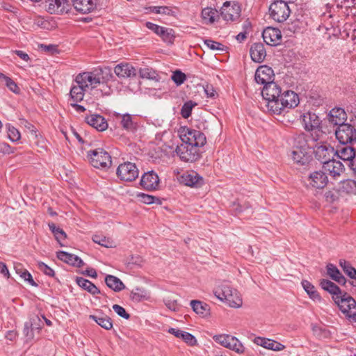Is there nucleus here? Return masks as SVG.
Wrapping results in <instances>:
<instances>
[{
  "instance_id": "obj_21",
  "label": "nucleus",
  "mask_w": 356,
  "mask_h": 356,
  "mask_svg": "<svg viewBox=\"0 0 356 356\" xmlns=\"http://www.w3.org/2000/svg\"><path fill=\"white\" fill-rule=\"evenodd\" d=\"M115 74L119 78H129L136 75V70L129 63H120L114 68Z\"/></svg>"
},
{
  "instance_id": "obj_19",
  "label": "nucleus",
  "mask_w": 356,
  "mask_h": 356,
  "mask_svg": "<svg viewBox=\"0 0 356 356\" xmlns=\"http://www.w3.org/2000/svg\"><path fill=\"white\" fill-rule=\"evenodd\" d=\"M308 181L314 188H323L327 185L328 179L325 172L315 171L310 174L308 177Z\"/></svg>"
},
{
  "instance_id": "obj_37",
  "label": "nucleus",
  "mask_w": 356,
  "mask_h": 356,
  "mask_svg": "<svg viewBox=\"0 0 356 356\" xmlns=\"http://www.w3.org/2000/svg\"><path fill=\"white\" fill-rule=\"evenodd\" d=\"M190 304L196 314L202 316H206L209 314V307L207 304L195 300H191Z\"/></svg>"
},
{
  "instance_id": "obj_27",
  "label": "nucleus",
  "mask_w": 356,
  "mask_h": 356,
  "mask_svg": "<svg viewBox=\"0 0 356 356\" xmlns=\"http://www.w3.org/2000/svg\"><path fill=\"white\" fill-rule=\"evenodd\" d=\"M302 121L305 129L310 131L318 128L321 124V120L315 113H307L302 116Z\"/></svg>"
},
{
  "instance_id": "obj_33",
  "label": "nucleus",
  "mask_w": 356,
  "mask_h": 356,
  "mask_svg": "<svg viewBox=\"0 0 356 356\" xmlns=\"http://www.w3.org/2000/svg\"><path fill=\"white\" fill-rule=\"evenodd\" d=\"M105 282L108 288L115 292L121 291L125 288L123 282L118 277L114 275H106L105 277Z\"/></svg>"
},
{
  "instance_id": "obj_47",
  "label": "nucleus",
  "mask_w": 356,
  "mask_h": 356,
  "mask_svg": "<svg viewBox=\"0 0 356 356\" xmlns=\"http://www.w3.org/2000/svg\"><path fill=\"white\" fill-rule=\"evenodd\" d=\"M197 105L196 103L190 100L184 104L181 109V116L187 119L191 115L193 108Z\"/></svg>"
},
{
  "instance_id": "obj_59",
  "label": "nucleus",
  "mask_w": 356,
  "mask_h": 356,
  "mask_svg": "<svg viewBox=\"0 0 356 356\" xmlns=\"http://www.w3.org/2000/svg\"><path fill=\"white\" fill-rule=\"evenodd\" d=\"M172 79L177 85H181L186 80V75L180 71H176L173 73Z\"/></svg>"
},
{
  "instance_id": "obj_55",
  "label": "nucleus",
  "mask_w": 356,
  "mask_h": 356,
  "mask_svg": "<svg viewBox=\"0 0 356 356\" xmlns=\"http://www.w3.org/2000/svg\"><path fill=\"white\" fill-rule=\"evenodd\" d=\"M228 337H232L229 334H218L213 337V339L221 346L227 348L229 344Z\"/></svg>"
},
{
  "instance_id": "obj_62",
  "label": "nucleus",
  "mask_w": 356,
  "mask_h": 356,
  "mask_svg": "<svg viewBox=\"0 0 356 356\" xmlns=\"http://www.w3.org/2000/svg\"><path fill=\"white\" fill-rule=\"evenodd\" d=\"M204 92L207 96V97L213 98L217 95L216 90L211 85L207 84L204 87Z\"/></svg>"
},
{
  "instance_id": "obj_58",
  "label": "nucleus",
  "mask_w": 356,
  "mask_h": 356,
  "mask_svg": "<svg viewBox=\"0 0 356 356\" xmlns=\"http://www.w3.org/2000/svg\"><path fill=\"white\" fill-rule=\"evenodd\" d=\"M145 297V292L139 288H136V289L133 290L131 293V298L136 302L140 301Z\"/></svg>"
},
{
  "instance_id": "obj_15",
  "label": "nucleus",
  "mask_w": 356,
  "mask_h": 356,
  "mask_svg": "<svg viewBox=\"0 0 356 356\" xmlns=\"http://www.w3.org/2000/svg\"><path fill=\"white\" fill-rule=\"evenodd\" d=\"M262 37L264 42L271 46H275L281 42L282 34L278 29L267 27L263 31Z\"/></svg>"
},
{
  "instance_id": "obj_20",
  "label": "nucleus",
  "mask_w": 356,
  "mask_h": 356,
  "mask_svg": "<svg viewBox=\"0 0 356 356\" xmlns=\"http://www.w3.org/2000/svg\"><path fill=\"white\" fill-rule=\"evenodd\" d=\"M57 258L59 260L75 267L79 268L84 265V262L80 257L75 254H70L65 251L58 252Z\"/></svg>"
},
{
  "instance_id": "obj_7",
  "label": "nucleus",
  "mask_w": 356,
  "mask_h": 356,
  "mask_svg": "<svg viewBox=\"0 0 356 356\" xmlns=\"http://www.w3.org/2000/svg\"><path fill=\"white\" fill-rule=\"evenodd\" d=\"M313 152L315 158L323 164L334 157V148L325 142L316 143Z\"/></svg>"
},
{
  "instance_id": "obj_40",
  "label": "nucleus",
  "mask_w": 356,
  "mask_h": 356,
  "mask_svg": "<svg viewBox=\"0 0 356 356\" xmlns=\"http://www.w3.org/2000/svg\"><path fill=\"white\" fill-rule=\"evenodd\" d=\"M224 302L229 307L234 308H238L241 307L243 304L241 295L236 289H235L232 294H229V296H227V298H225Z\"/></svg>"
},
{
  "instance_id": "obj_24",
  "label": "nucleus",
  "mask_w": 356,
  "mask_h": 356,
  "mask_svg": "<svg viewBox=\"0 0 356 356\" xmlns=\"http://www.w3.org/2000/svg\"><path fill=\"white\" fill-rule=\"evenodd\" d=\"M355 155V148L351 146L339 147L337 150L334 149V156H337L340 159L348 162V164H350Z\"/></svg>"
},
{
  "instance_id": "obj_52",
  "label": "nucleus",
  "mask_w": 356,
  "mask_h": 356,
  "mask_svg": "<svg viewBox=\"0 0 356 356\" xmlns=\"http://www.w3.org/2000/svg\"><path fill=\"white\" fill-rule=\"evenodd\" d=\"M23 334L26 341H31L34 338L33 323L31 321L26 322L24 325Z\"/></svg>"
},
{
  "instance_id": "obj_8",
  "label": "nucleus",
  "mask_w": 356,
  "mask_h": 356,
  "mask_svg": "<svg viewBox=\"0 0 356 356\" xmlns=\"http://www.w3.org/2000/svg\"><path fill=\"white\" fill-rule=\"evenodd\" d=\"M300 102L298 95L292 90H285L280 98V115L296 107Z\"/></svg>"
},
{
  "instance_id": "obj_22",
  "label": "nucleus",
  "mask_w": 356,
  "mask_h": 356,
  "mask_svg": "<svg viewBox=\"0 0 356 356\" xmlns=\"http://www.w3.org/2000/svg\"><path fill=\"white\" fill-rule=\"evenodd\" d=\"M254 343L265 348L275 351H280L285 348V346L281 343L264 337H256L254 339Z\"/></svg>"
},
{
  "instance_id": "obj_3",
  "label": "nucleus",
  "mask_w": 356,
  "mask_h": 356,
  "mask_svg": "<svg viewBox=\"0 0 356 356\" xmlns=\"http://www.w3.org/2000/svg\"><path fill=\"white\" fill-rule=\"evenodd\" d=\"M87 158L90 163L95 168L107 170L112 165L111 156L103 148H96L87 152Z\"/></svg>"
},
{
  "instance_id": "obj_16",
  "label": "nucleus",
  "mask_w": 356,
  "mask_h": 356,
  "mask_svg": "<svg viewBox=\"0 0 356 356\" xmlns=\"http://www.w3.org/2000/svg\"><path fill=\"white\" fill-rule=\"evenodd\" d=\"M327 120L330 124L337 126V127H340L346 124L347 114L344 109L341 108H334L330 111Z\"/></svg>"
},
{
  "instance_id": "obj_31",
  "label": "nucleus",
  "mask_w": 356,
  "mask_h": 356,
  "mask_svg": "<svg viewBox=\"0 0 356 356\" xmlns=\"http://www.w3.org/2000/svg\"><path fill=\"white\" fill-rule=\"evenodd\" d=\"M235 289L232 288L228 283L224 282L218 286L214 291L215 296L221 301H225L229 294H232Z\"/></svg>"
},
{
  "instance_id": "obj_9",
  "label": "nucleus",
  "mask_w": 356,
  "mask_h": 356,
  "mask_svg": "<svg viewBox=\"0 0 356 356\" xmlns=\"http://www.w3.org/2000/svg\"><path fill=\"white\" fill-rule=\"evenodd\" d=\"M241 8L237 3L225 1L220 8V16L225 21L234 22L239 19Z\"/></svg>"
},
{
  "instance_id": "obj_26",
  "label": "nucleus",
  "mask_w": 356,
  "mask_h": 356,
  "mask_svg": "<svg viewBox=\"0 0 356 356\" xmlns=\"http://www.w3.org/2000/svg\"><path fill=\"white\" fill-rule=\"evenodd\" d=\"M74 8L81 13H89L95 8L94 0H73Z\"/></svg>"
},
{
  "instance_id": "obj_56",
  "label": "nucleus",
  "mask_w": 356,
  "mask_h": 356,
  "mask_svg": "<svg viewBox=\"0 0 356 356\" xmlns=\"http://www.w3.org/2000/svg\"><path fill=\"white\" fill-rule=\"evenodd\" d=\"M204 44L212 50H223L224 45L218 42L207 39L204 40Z\"/></svg>"
},
{
  "instance_id": "obj_10",
  "label": "nucleus",
  "mask_w": 356,
  "mask_h": 356,
  "mask_svg": "<svg viewBox=\"0 0 356 356\" xmlns=\"http://www.w3.org/2000/svg\"><path fill=\"white\" fill-rule=\"evenodd\" d=\"M45 8L50 14L63 15L71 10V4L68 0H47Z\"/></svg>"
},
{
  "instance_id": "obj_51",
  "label": "nucleus",
  "mask_w": 356,
  "mask_h": 356,
  "mask_svg": "<svg viewBox=\"0 0 356 356\" xmlns=\"http://www.w3.org/2000/svg\"><path fill=\"white\" fill-rule=\"evenodd\" d=\"M305 26V22L300 19H295L288 25V30L293 33L301 31Z\"/></svg>"
},
{
  "instance_id": "obj_42",
  "label": "nucleus",
  "mask_w": 356,
  "mask_h": 356,
  "mask_svg": "<svg viewBox=\"0 0 356 356\" xmlns=\"http://www.w3.org/2000/svg\"><path fill=\"white\" fill-rule=\"evenodd\" d=\"M228 339L230 341H229L227 348L235 351L238 354H243L245 353V348L236 337L232 336V337H228Z\"/></svg>"
},
{
  "instance_id": "obj_43",
  "label": "nucleus",
  "mask_w": 356,
  "mask_h": 356,
  "mask_svg": "<svg viewBox=\"0 0 356 356\" xmlns=\"http://www.w3.org/2000/svg\"><path fill=\"white\" fill-rule=\"evenodd\" d=\"M92 241L103 247L107 248H112L115 247V242L111 239L110 238H107L104 236L102 235H94L92 237Z\"/></svg>"
},
{
  "instance_id": "obj_48",
  "label": "nucleus",
  "mask_w": 356,
  "mask_h": 356,
  "mask_svg": "<svg viewBox=\"0 0 356 356\" xmlns=\"http://www.w3.org/2000/svg\"><path fill=\"white\" fill-rule=\"evenodd\" d=\"M151 13L165 15H173L174 11L168 6H151L149 8Z\"/></svg>"
},
{
  "instance_id": "obj_38",
  "label": "nucleus",
  "mask_w": 356,
  "mask_h": 356,
  "mask_svg": "<svg viewBox=\"0 0 356 356\" xmlns=\"http://www.w3.org/2000/svg\"><path fill=\"white\" fill-rule=\"evenodd\" d=\"M90 318L92 319L99 325L106 330H109L113 327L112 320L108 316L90 315Z\"/></svg>"
},
{
  "instance_id": "obj_44",
  "label": "nucleus",
  "mask_w": 356,
  "mask_h": 356,
  "mask_svg": "<svg viewBox=\"0 0 356 356\" xmlns=\"http://www.w3.org/2000/svg\"><path fill=\"white\" fill-rule=\"evenodd\" d=\"M161 38L167 43H173V41L175 40V31L173 29L166 27H161V30L159 31V33L158 34Z\"/></svg>"
},
{
  "instance_id": "obj_29",
  "label": "nucleus",
  "mask_w": 356,
  "mask_h": 356,
  "mask_svg": "<svg viewBox=\"0 0 356 356\" xmlns=\"http://www.w3.org/2000/svg\"><path fill=\"white\" fill-rule=\"evenodd\" d=\"M282 93V90L281 87L274 81L264 86L261 91L264 99L269 97H275V95H281Z\"/></svg>"
},
{
  "instance_id": "obj_50",
  "label": "nucleus",
  "mask_w": 356,
  "mask_h": 356,
  "mask_svg": "<svg viewBox=\"0 0 356 356\" xmlns=\"http://www.w3.org/2000/svg\"><path fill=\"white\" fill-rule=\"evenodd\" d=\"M138 197H140V201L142 202L147 204H153V203H156L158 204H161V202L159 200V198L157 197L153 196V195H147V194H145V193H139L138 195Z\"/></svg>"
},
{
  "instance_id": "obj_39",
  "label": "nucleus",
  "mask_w": 356,
  "mask_h": 356,
  "mask_svg": "<svg viewBox=\"0 0 356 356\" xmlns=\"http://www.w3.org/2000/svg\"><path fill=\"white\" fill-rule=\"evenodd\" d=\"M302 286L311 299H312L314 301H321L322 299L321 296L316 291L314 286L309 281L302 280Z\"/></svg>"
},
{
  "instance_id": "obj_11",
  "label": "nucleus",
  "mask_w": 356,
  "mask_h": 356,
  "mask_svg": "<svg viewBox=\"0 0 356 356\" xmlns=\"http://www.w3.org/2000/svg\"><path fill=\"white\" fill-rule=\"evenodd\" d=\"M178 180L181 184L195 188L200 187L204 184L202 177L193 170L184 172L178 177Z\"/></svg>"
},
{
  "instance_id": "obj_46",
  "label": "nucleus",
  "mask_w": 356,
  "mask_h": 356,
  "mask_svg": "<svg viewBox=\"0 0 356 356\" xmlns=\"http://www.w3.org/2000/svg\"><path fill=\"white\" fill-rule=\"evenodd\" d=\"M339 265L350 278L356 280V269L349 262L346 260H340Z\"/></svg>"
},
{
  "instance_id": "obj_23",
  "label": "nucleus",
  "mask_w": 356,
  "mask_h": 356,
  "mask_svg": "<svg viewBox=\"0 0 356 356\" xmlns=\"http://www.w3.org/2000/svg\"><path fill=\"white\" fill-rule=\"evenodd\" d=\"M168 332L173 334L177 338L181 339L188 346H193L197 343L195 337L187 332L171 327L168 330Z\"/></svg>"
},
{
  "instance_id": "obj_30",
  "label": "nucleus",
  "mask_w": 356,
  "mask_h": 356,
  "mask_svg": "<svg viewBox=\"0 0 356 356\" xmlns=\"http://www.w3.org/2000/svg\"><path fill=\"white\" fill-rule=\"evenodd\" d=\"M327 274L339 284L345 285L346 280L339 270L332 264H328L326 266Z\"/></svg>"
},
{
  "instance_id": "obj_64",
  "label": "nucleus",
  "mask_w": 356,
  "mask_h": 356,
  "mask_svg": "<svg viewBox=\"0 0 356 356\" xmlns=\"http://www.w3.org/2000/svg\"><path fill=\"white\" fill-rule=\"evenodd\" d=\"M21 277L26 281L29 282L30 284H31L32 286H36V284L35 282H34L33 277H32V275H31V273L27 271V270H24L22 273L21 274Z\"/></svg>"
},
{
  "instance_id": "obj_17",
  "label": "nucleus",
  "mask_w": 356,
  "mask_h": 356,
  "mask_svg": "<svg viewBox=\"0 0 356 356\" xmlns=\"http://www.w3.org/2000/svg\"><path fill=\"white\" fill-rule=\"evenodd\" d=\"M85 120L87 124L99 131H105L108 126L106 120L99 114L93 113L87 115Z\"/></svg>"
},
{
  "instance_id": "obj_35",
  "label": "nucleus",
  "mask_w": 356,
  "mask_h": 356,
  "mask_svg": "<svg viewBox=\"0 0 356 356\" xmlns=\"http://www.w3.org/2000/svg\"><path fill=\"white\" fill-rule=\"evenodd\" d=\"M76 282L80 287L92 295L100 293V291L93 283L83 277H77Z\"/></svg>"
},
{
  "instance_id": "obj_2",
  "label": "nucleus",
  "mask_w": 356,
  "mask_h": 356,
  "mask_svg": "<svg viewBox=\"0 0 356 356\" xmlns=\"http://www.w3.org/2000/svg\"><path fill=\"white\" fill-rule=\"evenodd\" d=\"M104 71L102 70H96L95 72H84L79 73L75 78V83L78 84H83L87 90L95 88L101 83L103 84V87L106 86V91L105 95L110 94V88L107 86L104 85L105 78L102 76Z\"/></svg>"
},
{
  "instance_id": "obj_32",
  "label": "nucleus",
  "mask_w": 356,
  "mask_h": 356,
  "mask_svg": "<svg viewBox=\"0 0 356 356\" xmlns=\"http://www.w3.org/2000/svg\"><path fill=\"white\" fill-rule=\"evenodd\" d=\"M201 16L204 24H212L218 18L219 14L217 10L207 7L202 9Z\"/></svg>"
},
{
  "instance_id": "obj_14",
  "label": "nucleus",
  "mask_w": 356,
  "mask_h": 356,
  "mask_svg": "<svg viewBox=\"0 0 356 356\" xmlns=\"http://www.w3.org/2000/svg\"><path fill=\"white\" fill-rule=\"evenodd\" d=\"M159 178L158 175L153 170L145 172L140 179V185L146 190L152 191L158 188Z\"/></svg>"
},
{
  "instance_id": "obj_36",
  "label": "nucleus",
  "mask_w": 356,
  "mask_h": 356,
  "mask_svg": "<svg viewBox=\"0 0 356 356\" xmlns=\"http://www.w3.org/2000/svg\"><path fill=\"white\" fill-rule=\"evenodd\" d=\"M320 286L323 290L329 292L333 296H337L342 292L338 286L328 280H321L320 281Z\"/></svg>"
},
{
  "instance_id": "obj_5",
  "label": "nucleus",
  "mask_w": 356,
  "mask_h": 356,
  "mask_svg": "<svg viewBox=\"0 0 356 356\" xmlns=\"http://www.w3.org/2000/svg\"><path fill=\"white\" fill-rule=\"evenodd\" d=\"M268 13L270 18L277 22L281 23L289 18L291 9L289 4L284 1L277 0L270 5Z\"/></svg>"
},
{
  "instance_id": "obj_41",
  "label": "nucleus",
  "mask_w": 356,
  "mask_h": 356,
  "mask_svg": "<svg viewBox=\"0 0 356 356\" xmlns=\"http://www.w3.org/2000/svg\"><path fill=\"white\" fill-rule=\"evenodd\" d=\"M122 127L129 131H134L136 129L137 124L134 122L132 116L128 113L120 115Z\"/></svg>"
},
{
  "instance_id": "obj_54",
  "label": "nucleus",
  "mask_w": 356,
  "mask_h": 356,
  "mask_svg": "<svg viewBox=\"0 0 356 356\" xmlns=\"http://www.w3.org/2000/svg\"><path fill=\"white\" fill-rule=\"evenodd\" d=\"M37 266L38 269L46 275L49 277H54V270L44 262L38 261Z\"/></svg>"
},
{
  "instance_id": "obj_57",
  "label": "nucleus",
  "mask_w": 356,
  "mask_h": 356,
  "mask_svg": "<svg viewBox=\"0 0 356 356\" xmlns=\"http://www.w3.org/2000/svg\"><path fill=\"white\" fill-rule=\"evenodd\" d=\"M342 187L347 193L354 192L356 189V181L348 179L343 182Z\"/></svg>"
},
{
  "instance_id": "obj_60",
  "label": "nucleus",
  "mask_w": 356,
  "mask_h": 356,
  "mask_svg": "<svg viewBox=\"0 0 356 356\" xmlns=\"http://www.w3.org/2000/svg\"><path fill=\"white\" fill-rule=\"evenodd\" d=\"M115 313L118 314L120 317H122L125 319H129L130 318V315L126 312L124 308L119 305H113L112 307Z\"/></svg>"
},
{
  "instance_id": "obj_25",
  "label": "nucleus",
  "mask_w": 356,
  "mask_h": 356,
  "mask_svg": "<svg viewBox=\"0 0 356 356\" xmlns=\"http://www.w3.org/2000/svg\"><path fill=\"white\" fill-rule=\"evenodd\" d=\"M250 54L252 60L256 63H261L266 56L264 46L261 43L253 44L250 48Z\"/></svg>"
},
{
  "instance_id": "obj_53",
  "label": "nucleus",
  "mask_w": 356,
  "mask_h": 356,
  "mask_svg": "<svg viewBox=\"0 0 356 356\" xmlns=\"http://www.w3.org/2000/svg\"><path fill=\"white\" fill-rule=\"evenodd\" d=\"M3 84L5 86H6V87L13 92H14L15 94L19 93V92H20L19 88L18 87L17 83L13 80H12L10 77H8L7 76H5V80H3Z\"/></svg>"
},
{
  "instance_id": "obj_18",
  "label": "nucleus",
  "mask_w": 356,
  "mask_h": 356,
  "mask_svg": "<svg viewBox=\"0 0 356 356\" xmlns=\"http://www.w3.org/2000/svg\"><path fill=\"white\" fill-rule=\"evenodd\" d=\"M281 95H275V97H269L264 99L263 109L272 114L280 115V106Z\"/></svg>"
},
{
  "instance_id": "obj_28",
  "label": "nucleus",
  "mask_w": 356,
  "mask_h": 356,
  "mask_svg": "<svg viewBox=\"0 0 356 356\" xmlns=\"http://www.w3.org/2000/svg\"><path fill=\"white\" fill-rule=\"evenodd\" d=\"M87 88L83 84L73 83L70 90V98L74 102H79L83 100Z\"/></svg>"
},
{
  "instance_id": "obj_34",
  "label": "nucleus",
  "mask_w": 356,
  "mask_h": 356,
  "mask_svg": "<svg viewBox=\"0 0 356 356\" xmlns=\"http://www.w3.org/2000/svg\"><path fill=\"white\" fill-rule=\"evenodd\" d=\"M292 159L294 162L303 165L309 163L310 156L302 148L297 147L292 152Z\"/></svg>"
},
{
  "instance_id": "obj_6",
  "label": "nucleus",
  "mask_w": 356,
  "mask_h": 356,
  "mask_svg": "<svg viewBox=\"0 0 356 356\" xmlns=\"http://www.w3.org/2000/svg\"><path fill=\"white\" fill-rule=\"evenodd\" d=\"M138 168L131 162L122 163L117 168V175L122 181H132L138 177Z\"/></svg>"
},
{
  "instance_id": "obj_49",
  "label": "nucleus",
  "mask_w": 356,
  "mask_h": 356,
  "mask_svg": "<svg viewBox=\"0 0 356 356\" xmlns=\"http://www.w3.org/2000/svg\"><path fill=\"white\" fill-rule=\"evenodd\" d=\"M6 127L8 131V138L11 141L15 142L20 139L21 134L18 129L12 126L10 124H7Z\"/></svg>"
},
{
  "instance_id": "obj_13",
  "label": "nucleus",
  "mask_w": 356,
  "mask_h": 356,
  "mask_svg": "<svg viewBox=\"0 0 356 356\" xmlns=\"http://www.w3.org/2000/svg\"><path fill=\"white\" fill-rule=\"evenodd\" d=\"M323 169L332 177L337 178L344 171V166L341 161L332 158L323 164Z\"/></svg>"
},
{
  "instance_id": "obj_63",
  "label": "nucleus",
  "mask_w": 356,
  "mask_h": 356,
  "mask_svg": "<svg viewBox=\"0 0 356 356\" xmlns=\"http://www.w3.org/2000/svg\"><path fill=\"white\" fill-rule=\"evenodd\" d=\"M145 26L148 29L152 31L157 35L159 33V31L161 30V27H162L159 25L155 24L152 22H146Z\"/></svg>"
},
{
  "instance_id": "obj_4",
  "label": "nucleus",
  "mask_w": 356,
  "mask_h": 356,
  "mask_svg": "<svg viewBox=\"0 0 356 356\" xmlns=\"http://www.w3.org/2000/svg\"><path fill=\"white\" fill-rule=\"evenodd\" d=\"M341 311L353 321L356 322V301L346 293L341 292L337 296H332Z\"/></svg>"
},
{
  "instance_id": "obj_61",
  "label": "nucleus",
  "mask_w": 356,
  "mask_h": 356,
  "mask_svg": "<svg viewBox=\"0 0 356 356\" xmlns=\"http://www.w3.org/2000/svg\"><path fill=\"white\" fill-rule=\"evenodd\" d=\"M14 148L10 147L8 143L0 142V152L4 154H10L14 153Z\"/></svg>"
},
{
  "instance_id": "obj_12",
  "label": "nucleus",
  "mask_w": 356,
  "mask_h": 356,
  "mask_svg": "<svg viewBox=\"0 0 356 356\" xmlns=\"http://www.w3.org/2000/svg\"><path fill=\"white\" fill-rule=\"evenodd\" d=\"M274 73L271 67L266 65L259 67L254 74V79L257 83L266 86L273 81Z\"/></svg>"
},
{
  "instance_id": "obj_1",
  "label": "nucleus",
  "mask_w": 356,
  "mask_h": 356,
  "mask_svg": "<svg viewBox=\"0 0 356 356\" xmlns=\"http://www.w3.org/2000/svg\"><path fill=\"white\" fill-rule=\"evenodd\" d=\"M183 143L175 149L177 155L184 162H195L201 156L200 147L206 142V136L199 130L182 127L179 131Z\"/></svg>"
},
{
  "instance_id": "obj_45",
  "label": "nucleus",
  "mask_w": 356,
  "mask_h": 356,
  "mask_svg": "<svg viewBox=\"0 0 356 356\" xmlns=\"http://www.w3.org/2000/svg\"><path fill=\"white\" fill-rule=\"evenodd\" d=\"M139 76L142 79H147L151 80H156L158 81V74L156 70L151 67H143L140 68L139 71Z\"/></svg>"
}]
</instances>
